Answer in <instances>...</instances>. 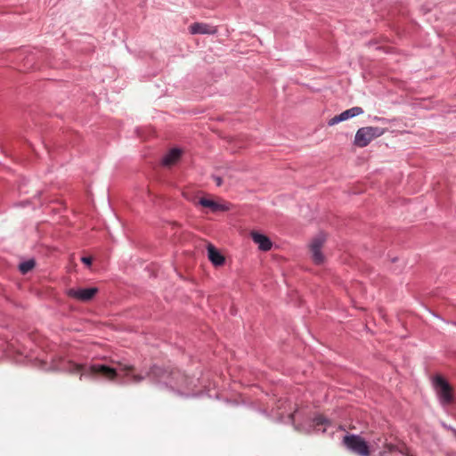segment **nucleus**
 <instances>
[{
  "label": "nucleus",
  "mask_w": 456,
  "mask_h": 456,
  "mask_svg": "<svg viewBox=\"0 0 456 456\" xmlns=\"http://www.w3.org/2000/svg\"><path fill=\"white\" fill-rule=\"evenodd\" d=\"M67 369L69 373L79 374L80 379L86 374L100 375L103 379L110 381L115 380L118 376V373L116 369L110 368L103 364H93L88 368L87 370H85L84 365L74 362H69V366L67 367Z\"/></svg>",
  "instance_id": "1"
},
{
  "label": "nucleus",
  "mask_w": 456,
  "mask_h": 456,
  "mask_svg": "<svg viewBox=\"0 0 456 456\" xmlns=\"http://www.w3.org/2000/svg\"><path fill=\"white\" fill-rule=\"evenodd\" d=\"M385 129L378 126H364L357 130L354 143L359 148L366 147L373 139L381 136Z\"/></svg>",
  "instance_id": "2"
},
{
  "label": "nucleus",
  "mask_w": 456,
  "mask_h": 456,
  "mask_svg": "<svg viewBox=\"0 0 456 456\" xmlns=\"http://www.w3.org/2000/svg\"><path fill=\"white\" fill-rule=\"evenodd\" d=\"M344 444L353 452L359 456H370V447L367 443L359 436L347 435L343 439Z\"/></svg>",
  "instance_id": "3"
},
{
  "label": "nucleus",
  "mask_w": 456,
  "mask_h": 456,
  "mask_svg": "<svg viewBox=\"0 0 456 456\" xmlns=\"http://www.w3.org/2000/svg\"><path fill=\"white\" fill-rule=\"evenodd\" d=\"M99 289L96 287L92 288H71L67 290V295L80 302L91 301Z\"/></svg>",
  "instance_id": "4"
},
{
  "label": "nucleus",
  "mask_w": 456,
  "mask_h": 456,
  "mask_svg": "<svg viewBox=\"0 0 456 456\" xmlns=\"http://www.w3.org/2000/svg\"><path fill=\"white\" fill-rule=\"evenodd\" d=\"M147 376L152 378L155 381H160L169 378L171 379L178 380L181 373L179 370H167L158 365H153L148 371Z\"/></svg>",
  "instance_id": "5"
},
{
  "label": "nucleus",
  "mask_w": 456,
  "mask_h": 456,
  "mask_svg": "<svg viewBox=\"0 0 456 456\" xmlns=\"http://www.w3.org/2000/svg\"><path fill=\"white\" fill-rule=\"evenodd\" d=\"M325 240V236L323 234H319L313 239L309 245L311 257L316 265H321L324 262V256L322 253V248Z\"/></svg>",
  "instance_id": "6"
},
{
  "label": "nucleus",
  "mask_w": 456,
  "mask_h": 456,
  "mask_svg": "<svg viewBox=\"0 0 456 456\" xmlns=\"http://www.w3.org/2000/svg\"><path fill=\"white\" fill-rule=\"evenodd\" d=\"M363 113V110L361 107H353L351 109H348L339 115H337L330 118L328 122L329 126H334L341 121L347 120L351 118L356 117L358 115H361Z\"/></svg>",
  "instance_id": "7"
},
{
  "label": "nucleus",
  "mask_w": 456,
  "mask_h": 456,
  "mask_svg": "<svg viewBox=\"0 0 456 456\" xmlns=\"http://www.w3.org/2000/svg\"><path fill=\"white\" fill-rule=\"evenodd\" d=\"M436 384L439 387V395L443 403H451L452 402V387L441 377H437Z\"/></svg>",
  "instance_id": "8"
},
{
  "label": "nucleus",
  "mask_w": 456,
  "mask_h": 456,
  "mask_svg": "<svg viewBox=\"0 0 456 456\" xmlns=\"http://www.w3.org/2000/svg\"><path fill=\"white\" fill-rule=\"evenodd\" d=\"M199 204L204 208H209L212 212H224L230 209V204L225 202L215 201L209 199L201 198Z\"/></svg>",
  "instance_id": "9"
},
{
  "label": "nucleus",
  "mask_w": 456,
  "mask_h": 456,
  "mask_svg": "<svg viewBox=\"0 0 456 456\" xmlns=\"http://www.w3.org/2000/svg\"><path fill=\"white\" fill-rule=\"evenodd\" d=\"M189 31L192 35H195V34L213 35L217 32V28L216 27L210 26L207 23L195 22L189 27Z\"/></svg>",
  "instance_id": "10"
},
{
  "label": "nucleus",
  "mask_w": 456,
  "mask_h": 456,
  "mask_svg": "<svg viewBox=\"0 0 456 456\" xmlns=\"http://www.w3.org/2000/svg\"><path fill=\"white\" fill-rule=\"evenodd\" d=\"M253 241L258 245V248L263 251H268L272 248L273 243L270 239L257 232H251L250 233Z\"/></svg>",
  "instance_id": "11"
},
{
  "label": "nucleus",
  "mask_w": 456,
  "mask_h": 456,
  "mask_svg": "<svg viewBox=\"0 0 456 456\" xmlns=\"http://www.w3.org/2000/svg\"><path fill=\"white\" fill-rule=\"evenodd\" d=\"M208 256L211 263L216 266L224 264V256L211 244L208 246Z\"/></svg>",
  "instance_id": "12"
},
{
  "label": "nucleus",
  "mask_w": 456,
  "mask_h": 456,
  "mask_svg": "<svg viewBox=\"0 0 456 456\" xmlns=\"http://www.w3.org/2000/svg\"><path fill=\"white\" fill-rule=\"evenodd\" d=\"M120 371L124 372V376L129 377L130 381L134 384L141 383L144 380L145 377L141 374H134V367L133 365H122L120 364Z\"/></svg>",
  "instance_id": "13"
},
{
  "label": "nucleus",
  "mask_w": 456,
  "mask_h": 456,
  "mask_svg": "<svg viewBox=\"0 0 456 456\" xmlns=\"http://www.w3.org/2000/svg\"><path fill=\"white\" fill-rule=\"evenodd\" d=\"M181 156H182V151L180 149L174 148V149L170 150L167 153V155L163 158L162 163L164 166H167V167L173 166L179 160Z\"/></svg>",
  "instance_id": "14"
},
{
  "label": "nucleus",
  "mask_w": 456,
  "mask_h": 456,
  "mask_svg": "<svg viewBox=\"0 0 456 456\" xmlns=\"http://www.w3.org/2000/svg\"><path fill=\"white\" fill-rule=\"evenodd\" d=\"M35 266V261L33 259H29L28 261H25L21 263L19 265V269L22 273H27L29 271H31Z\"/></svg>",
  "instance_id": "15"
},
{
  "label": "nucleus",
  "mask_w": 456,
  "mask_h": 456,
  "mask_svg": "<svg viewBox=\"0 0 456 456\" xmlns=\"http://www.w3.org/2000/svg\"><path fill=\"white\" fill-rule=\"evenodd\" d=\"M327 419L323 416H318L314 419L315 425H324L327 423Z\"/></svg>",
  "instance_id": "16"
},
{
  "label": "nucleus",
  "mask_w": 456,
  "mask_h": 456,
  "mask_svg": "<svg viewBox=\"0 0 456 456\" xmlns=\"http://www.w3.org/2000/svg\"><path fill=\"white\" fill-rule=\"evenodd\" d=\"M81 260H82V262H83L85 265H86L87 266H90V265H91V264H92V261H93L92 257H90V256H83V257L81 258Z\"/></svg>",
  "instance_id": "17"
},
{
  "label": "nucleus",
  "mask_w": 456,
  "mask_h": 456,
  "mask_svg": "<svg viewBox=\"0 0 456 456\" xmlns=\"http://www.w3.org/2000/svg\"><path fill=\"white\" fill-rule=\"evenodd\" d=\"M214 179H215V182H216V185H217V186H220V185L222 184V182H223V181H222V178H221V177L216 176V177H215Z\"/></svg>",
  "instance_id": "18"
}]
</instances>
